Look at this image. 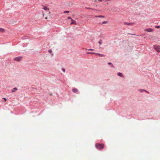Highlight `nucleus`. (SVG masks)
<instances>
[{
    "label": "nucleus",
    "instance_id": "13",
    "mask_svg": "<svg viewBox=\"0 0 160 160\" xmlns=\"http://www.w3.org/2000/svg\"><path fill=\"white\" fill-rule=\"evenodd\" d=\"M124 24L127 25H130L131 24V23L124 22Z\"/></svg>",
    "mask_w": 160,
    "mask_h": 160
},
{
    "label": "nucleus",
    "instance_id": "26",
    "mask_svg": "<svg viewBox=\"0 0 160 160\" xmlns=\"http://www.w3.org/2000/svg\"><path fill=\"white\" fill-rule=\"evenodd\" d=\"M110 0H108V1H110Z\"/></svg>",
    "mask_w": 160,
    "mask_h": 160
},
{
    "label": "nucleus",
    "instance_id": "16",
    "mask_svg": "<svg viewBox=\"0 0 160 160\" xmlns=\"http://www.w3.org/2000/svg\"><path fill=\"white\" fill-rule=\"evenodd\" d=\"M155 28H160V26H155Z\"/></svg>",
    "mask_w": 160,
    "mask_h": 160
},
{
    "label": "nucleus",
    "instance_id": "8",
    "mask_svg": "<svg viewBox=\"0 0 160 160\" xmlns=\"http://www.w3.org/2000/svg\"><path fill=\"white\" fill-rule=\"evenodd\" d=\"M71 21H72V22L71 23V24H76L75 21L71 19Z\"/></svg>",
    "mask_w": 160,
    "mask_h": 160
},
{
    "label": "nucleus",
    "instance_id": "9",
    "mask_svg": "<svg viewBox=\"0 0 160 160\" xmlns=\"http://www.w3.org/2000/svg\"><path fill=\"white\" fill-rule=\"evenodd\" d=\"M117 75L121 77H123L122 74L120 72H118V73H117Z\"/></svg>",
    "mask_w": 160,
    "mask_h": 160
},
{
    "label": "nucleus",
    "instance_id": "6",
    "mask_svg": "<svg viewBox=\"0 0 160 160\" xmlns=\"http://www.w3.org/2000/svg\"><path fill=\"white\" fill-rule=\"evenodd\" d=\"M72 91L74 93H76L78 92V89L76 88H73L72 89Z\"/></svg>",
    "mask_w": 160,
    "mask_h": 160
},
{
    "label": "nucleus",
    "instance_id": "14",
    "mask_svg": "<svg viewBox=\"0 0 160 160\" xmlns=\"http://www.w3.org/2000/svg\"><path fill=\"white\" fill-rule=\"evenodd\" d=\"M107 23V21H104L102 22V24H106Z\"/></svg>",
    "mask_w": 160,
    "mask_h": 160
},
{
    "label": "nucleus",
    "instance_id": "5",
    "mask_svg": "<svg viewBox=\"0 0 160 160\" xmlns=\"http://www.w3.org/2000/svg\"><path fill=\"white\" fill-rule=\"evenodd\" d=\"M144 31L148 32H152L153 29L152 28H147L144 30Z\"/></svg>",
    "mask_w": 160,
    "mask_h": 160
},
{
    "label": "nucleus",
    "instance_id": "4",
    "mask_svg": "<svg viewBox=\"0 0 160 160\" xmlns=\"http://www.w3.org/2000/svg\"><path fill=\"white\" fill-rule=\"evenodd\" d=\"M22 59V58L21 57H18L14 58V60L17 62H19L21 61Z\"/></svg>",
    "mask_w": 160,
    "mask_h": 160
},
{
    "label": "nucleus",
    "instance_id": "24",
    "mask_svg": "<svg viewBox=\"0 0 160 160\" xmlns=\"http://www.w3.org/2000/svg\"><path fill=\"white\" fill-rule=\"evenodd\" d=\"M98 1H100V2H102V0H98Z\"/></svg>",
    "mask_w": 160,
    "mask_h": 160
},
{
    "label": "nucleus",
    "instance_id": "12",
    "mask_svg": "<svg viewBox=\"0 0 160 160\" xmlns=\"http://www.w3.org/2000/svg\"><path fill=\"white\" fill-rule=\"evenodd\" d=\"M95 17H98V18H104V16H102V15H99V16H95Z\"/></svg>",
    "mask_w": 160,
    "mask_h": 160
},
{
    "label": "nucleus",
    "instance_id": "17",
    "mask_svg": "<svg viewBox=\"0 0 160 160\" xmlns=\"http://www.w3.org/2000/svg\"><path fill=\"white\" fill-rule=\"evenodd\" d=\"M88 50H89L90 51H94V49H90Z\"/></svg>",
    "mask_w": 160,
    "mask_h": 160
},
{
    "label": "nucleus",
    "instance_id": "21",
    "mask_svg": "<svg viewBox=\"0 0 160 160\" xmlns=\"http://www.w3.org/2000/svg\"><path fill=\"white\" fill-rule=\"evenodd\" d=\"M68 19H71V17H68Z\"/></svg>",
    "mask_w": 160,
    "mask_h": 160
},
{
    "label": "nucleus",
    "instance_id": "22",
    "mask_svg": "<svg viewBox=\"0 0 160 160\" xmlns=\"http://www.w3.org/2000/svg\"><path fill=\"white\" fill-rule=\"evenodd\" d=\"M98 43H99V44H101V42H100V41H99V42H98Z\"/></svg>",
    "mask_w": 160,
    "mask_h": 160
},
{
    "label": "nucleus",
    "instance_id": "3",
    "mask_svg": "<svg viewBox=\"0 0 160 160\" xmlns=\"http://www.w3.org/2000/svg\"><path fill=\"white\" fill-rule=\"evenodd\" d=\"M88 54H95V55H97L98 56H99L100 57H104V55L100 54V53H94L93 52H88Z\"/></svg>",
    "mask_w": 160,
    "mask_h": 160
},
{
    "label": "nucleus",
    "instance_id": "2",
    "mask_svg": "<svg viewBox=\"0 0 160 160\" xmlns=\"http://www.w3.org/2000/svg\"><path fill=\"white\" fill-rule=\"evenodd\" d=\"M153 48L158 52H160V46L159 45H154Z\"/></svg>",
    "mask_w": 160,
    "mask_h": 160
},
{
    "label": "nucleus",
    "instance_id": "25",
    "mask_svg": "<svg viewBox=\"0 0 160 160\" xmlns=\"http://www.w3.org/2000/svg\"><path fill=\"white\" fill-rule=\"evenodd\" d=\"M50 12L49 11V14H50Z\"/></svg>",
    "mask_w": 160,
    "mask_h": 160
},
{
    "label": "nucleus",
    "instance_id": "10",
    "mask_svg": "<svg viewBox=\"0 0 160 160\" xmlns=\"http://www.w3.org/2000/svg\"><path fill=\"white\" fill-rule=\"evenodd\" d=\"M43 8L44 10L46 11H49V8H48L47 7H44Z\"/></svg>",
    "mask_w": 160,
    "mask_h": 160
},
{
    "label": "nucleus",
    "instance_id": "15",
    "mask_svg": "<svg viewBox=\"0 0 160 160\" xmlns=\"http://www.w3.org/2000/svg\"><path fill=\"white\" fill-rule=\"evenodd\" d=\"M68 12H69V11H65L64 12V13H68Z\"/></svg>",
    "mask_w": 160,
    "mask_h": 160
},
{
    "label": "nucleus",
    "instance_id": "7",
    "mask_svg": "<svg viewBox=\"0 0 160 160\" xmlns=\"http://www.w3.org/2000/svg\"><path fill=\"white\" fill-rule=\"evenodd\" d=\"M5 29L2 28H0V32H5Z\"/></svg>",
    "mask_w": 160,
    "mask_h": 160
},
{
    "label": "nucleus",
    "instance_id": "20",
    "mask_svg": "<svg viewBox=\"0 0 160 160\" xmlns=\"http://www.w3.org/2000/svg\"><path fill=\"white\" fill-rule=\"evenodd\" d=\"M3 98L4 100L5 101H7V99L5 98Z\"/></svg>",
    "mask_w": 160,
    "mask_h": 160
},
{
    "label": "nucleus",
    "instance_id": "1",
    "mask_svg": "<svg viewBox=\"0 0 160 160\" xmlns=\"http://www.w3.org/2000/svg\"><path fill=\"white\" fill-rule=\"evenodd\" d=\"M104 147V145L103 143L101 144H96V147L97 148V149L101 150L103 149Z\"/></svg>",
    "mask_w": 160,
    "mask_h": 160
},
{
    "label": "nucleus",
    "instance_id": "11",
    "mask_svg": "<svg viewBox=\"0 0 160 160\" xmlns=\"http://www.w3.org/2000/svg\"><path fill=\"white\" fill-rule=\"evenodd\" d=\"M17 90V89L16 88H13V89L12 90V92H14Z\"/></svg>",
    "mask_w": 160,
    "mask_h": 160
},
{
    "label": "nucleus",
    "instance_id": "19",
    "mask_svg": "<svg viewBox=\"0 0 160 160\" xmlns=\"http://www.w3.org/2000/svg\"><path fill=\"white\" fill-rule=\"evenodd\" d=\"M62 71H63V72H65V69H64V68H62Z\"/></svg>",
    "mask_w": 160,
    "mask_h": 160
},
{
    "label": "nucleus",
    "instance_id": "23",
    "mask_svg": "<svg viewBox=\"0 0 160 160\" xmlns=\"http://www.w3.org/2000/svg\"><path fill=\"white\" fill-rule=\"evenodd\" d=\"M108 64H109V65H111V63H110V62H109L108 63Z\"/></svg>",
    "mask_w": 160,
    "mask_h": 160
},
{
    "label": "nucleus",
    "instance_id": "18",
    "mask_svg": "<svg viewBox=\"0 0 160 160\" xmlns=\"http://www.w3.org/2000/svg\"><path fill=\"white\" fill-rule=\"evenodd\" d=\"M52 52V50H49V52L50 53H51Z\"/></svg>",
    "mask_w": 160,
    "mask_h": 160
}]
</instances>
